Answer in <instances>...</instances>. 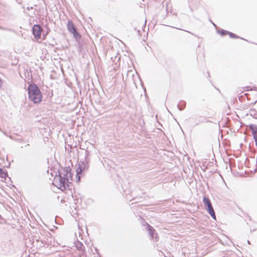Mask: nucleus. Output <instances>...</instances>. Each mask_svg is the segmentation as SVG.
Here are the masks:
<instances>
[{
    "label": "nucleus",
    "instance_id": "1",
    "mask_svg": "<svg viewBox=\"0 0 257 257\" xmlns=\"http://www.w3.org/2000/svg\"><path fill=\"white\" fill-rule=\"evenodd\" d=\"M68 175H71L69 173L66 174L60 173L58 175L54 177L53 185L62 191L65 190L67 187H69L70 183V180L68 178Z\"/></svg>",
    "mask_w": 257,
    "mask_h": 257
},
{
    "label": "nucleus",
    "instance_id": "2",
    "mask_svg": "<svg viewBox=\"0 0 257 257\" xmlns=\"http://www.w3.org/2000/svg\"><path fill=\"white\" fill-rule=\"evenodd\" d=\"M29 99L34 103H40L42 100V94L40 89L35 84H31L28 88Z\"/></svg>",
    "mask_w": 257,
    "mask_h": 257
},
{
    "label": "nucleus",
    "instance_id": "3",
    "mask_svg": "<svg viewBox=\"0 0 257 257\" xmlns=\"http://www.w3.org/2000/svg\"><path fill=\"white\" fill-rule=\"evenodd\" d=\"M43 31L42 27L39 25H34L32 28V33L34 36V39L40 42L39 40H44L46 39V37L48 34V31L46 34L43 33Z\"/></svg>",
    "mask_w": 257,
    "mask_h": 257
},
{
    "label": "nucleus",
    "instance_id": "4",
    "mask_svg": "<svg viewBox=\"0 0 257 257\" xmlns=\"http://www.w3.org/2000/svg\"><path fill=\"white\" fill-rule=\"evenodd\" d=\"M67 29L70 32L72 33L74 36V37L76 39H80L81 38V35L77 32L76 29L74 26V25L71 21H69L67 24Z\"/></svg>",
    "mask_w": 257,
    "mask_h": 257
},
{
    "label": "nucleus",
    "instance_id": "5",
    "mask_svg": "<svg viewBox=\"0 0 257 257\" xmlns=\"http://www.w3.org/2000/svg\"><path fill=\"white\" fill-rule=\"evenodd\" d=\"M250 128L252 131V134L255 141L256 145L257 146V127L253 125H250Z\"/></svg>",
    "mask_w": 257,
    "mask_h": 257
},
{
    "label": "nucleus",
    "instance_id": "6",
    "mask_svg": "<svg viewBox=\"0 0 257 257\" xmlns=\"http://www.w3.org/2000/svg\"><path fill=\"white\" fill-rule=\"evenodd\" d=\"M206 210L208 212V213L211 215V216L212 217V218L213 219H214L215 220H216V215H215V212L214 211V209L213 208V207L212 206H210L208 208H206Z\"/></svg>",
    "mask_w": 257,
    "mask_h": 257
},
{
    "label": "nucleus",
    "instance_id": "7",
    "mask_svg": "<svg viewBox=\"0 0 257 257\" xmlns=\"http://www.w3.org/2000/svg\"><path fill=\"white\" fill-rule=\"evenodd\" d=\"M203 203L207 208L212 206V204L210 199L208 198L204 197L203 198Z\"/></svg>",
    "mask_w": 257,
    "mask_h": 257
},
{
    "label": "nucleus",
    "instance_id": "8",
    "mask_svg": "<svg viewBox=\"0 0 257 257\" xmlns=\"http://www.w3.org/2000/svg\"><path fill=\"white\" fill-rule=\"evenodd\" d=\"M147 226H148V230L149 233L150 234V235L152 237H153L155 230L153 228V227H152L151 225H150L148 223H147Z\"/></svg>",
    "mask_w": 257,
    "mask_h": 257
},
{
    "label": "nucleus",
    "instance_id": "9",
    "mask_svg": "<svg viewBox=\"0 0 257 257\" xmlns=\"http://www.w3.org/2000/svg\"><path fill=\"white\" fill-rule=\"evenodd\" d=\"M7 176V172L3 169H0V177L6 180Z\"/></svg>",
    "mask_w": 257,
    "mask_h": 257
},
{
    "label": "nucleus",
    "instance_id": "10",
    "mask_svg": "<svg viewBox=\"0 0 257 257\" xmlns=\"http://www.w3.org/2000/svg\"><path fill=\"white\" fill-rule=\"evenodd\" d=\"M227 35H228L232 38H238V37L236 36L234 34L229 32H227Z\"/></svg>",
    "mask_w": 257,
    "mask_h": 257
},
{
    "label": "nucleus",
    "instance_id": "11",
    "mask_svg": "<svg viewBox=\"0 0 257 257\" xmlns=\"http://www.w3.org/2000/svg\"><path fill=\"white\" fill-rule=\"evenodd\" d=\"M81 173V169L79 167L77 169V175H79Z\"/></svg>",
    "mask_w": 257,
    "mask_h": 257
},
{
    "label": "nucleus",
    "instance_id": "12",
    "mask_svg": "<svg viewBox=\"0 0 257 257\" xmlns=\"http://www.w3.org/2000/svg\"><path fill=\"white\" fill-rule=\"evenodd\" d=\"M227 32H228L227 31H222V32H221V35H227Z\"/></svg>",
    "mask_w": 257,
    "mask_h": 257
},
{
    "label": "nucleus",
    "instance_id": "13",
    "mask_svg": "<svg viewBox=\"0 0 257 257\" xmlns=\"http://www.w3.org/2000/svg\"><path fill=\"white\" fill-rule=\"evenodd\" d=\"M2 80H1V79H0V86H1V85H2Z\"/></svg>",
    "mask_w": 257,
    "mask_h": 257
}]
</instances>
